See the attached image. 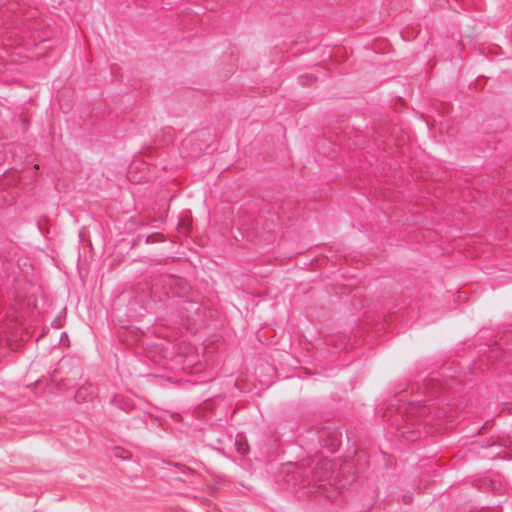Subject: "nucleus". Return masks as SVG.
Listing matches in <instances>:
<instances>
[{
  "label": "nucleus",
  "instance_id": "obj_1",
  "mask_svg": "<svg viewBox=\"0 0 512 512\" xmlns=\"http://www.w3.org/2000/svg\"><path fill=\"white\" fill-rule=\"evenodd\" d=\"M282 473L286 474L285 481L294 487L304 481L303 473L297 464H287L282 468Z\"/></svg>",
  "mask_w": 512,
  "mask_h": 512
},
{
  "label": "nucleus",
  "instance_id": "obj_2",
  "mask_svg": "<svg viewBox=\"0 0 512 512\" xmlns=\"http://www.w3.org/2000/svg\"><path fill=\"white\" fill-rule=\"evenodd\" d=\"M330 463L328 462H322L319 464L314 472H313V478L318 481H326L330 478Z\"/></svg>",
  "mask_w": 512,
  "mask_h": 512
},
{
  "label": "nucleus",
  "instance_id": "obj_3",
  "mask_svg": "<svg viewBox=\"0 0 512 512\" xmlns=\"http://www.w3.org/2000/svg\"><path fill=\"white\" fill-rule=\"evenodd\" d=\"M16 324L13 321H10V323L4 324L3 327L0 328V342L4 339H7L9 336V329L14 328Z\"/></svg>",
  "mask_w": 512,
  "mask_h": 512
}]
</instances>
